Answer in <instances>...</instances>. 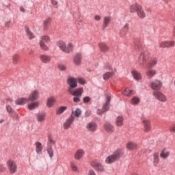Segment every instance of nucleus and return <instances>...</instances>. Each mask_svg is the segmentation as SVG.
I'll use <instances>...</instances> for the list:
<instances>
[{
  "label": "nucleus",
  "instance_id": "8",
  "mask_svg": "<svg viewBox=\"0 0 175 175\" xmlns=\"http://www.w3.org/2000/svg\"><path fill=\"white\" fill-rule=\"evenodd\" d=\"M152 95L157 99V100H159L160 102H166V96L163 94V93L161 92H157L154 91L152 92Z\"/></svg>",
  "mask_w": 175,
  "mask_h": 175
},
{
  "label": "nucleus",
  "instance_id": "16",
  "mask_svg": "<svg viewBox=\"0 0 175 175\" xmlns=\"http://www.w3.org/2000/svg\"><path fill=\"white\" fill-rule=\"evenodd\" d=\"M104 129L108 133H113V132H114V126L109 122H106L104 124Z\"/></svg>",
  "mask_w": 175,
  "mask_h": 175
},
{
  "label": "nucleus",
  "instance_id": "9",
  "mask_svg": "<svg viewBox=\"0 0 175 175\" xmlns=\"http://www.w3.org/2000/svg\"><path fill=\"white\" fill-rule=\"evenodd\" d=\"M150 87L152 90H154V91H158L161 88H162V82L159 80L153 81L150 84Z\"/></svg>",
  "mask_w": 175,
  "mask_h": 175
},
{
  "label": "nucleus",
  "instance_id": "30",
  "mask_svg": "<svg viewBox=\"0 0 175 175\" xmlns=\"http://www.w3.org/2000/svg\"><path fill=\"white\" fill-rule=\"evenodd\" d=\"M28 103V98H21L15 101L16 105H25V103Z\"/></svg>",
  "mask_w": 175,
  "mask_h": 175
},
{
  "label": "nucleus",
  "instance_id": "63",
  "mask_svg": "<svg viewBox=\"0 0 175 175\" xmlns=\"http://www.w3.org/2000/svg\"><path fill=\"white\" fill-rule=\"evenodd\" d=\"M163 1H165V2H167V0H163Z\"/></svg>",
  "mask_w": 175,
  "mask_h": 175
},
{
  "label": "nucleus",
  "instance_id": "22",
  "mask_svg": "<svg viewBox=\"0 0 175 175\" xmlns=\"http://www.w3.org/2000/svg\"><path fill=\"white\" fill-rule=\"evenodd\" d=\"M111 99V98H110V96L107 97V100L103 107V111H107V110H109Z\"/></svg>",
  "mask_w": 175,
  "mask_h": 175
},
{
  "label": "nucleus",
  "instance_id": "14",
  "mask_svg": "<svg viewBox=\"0 0 175 175\" xmlns=\"http://www.w3.org/2000/svg\"><path fill=\"white\" fill-rule=\"evenodd\" d=\"M28 100H31V102L33 100H38L39 99V91L38 90H33L30 94L29 98H27Z\"/></svg>",
  "mask_w": 175,
  "mask_h": 175
},
{
  "label": "nucleus",
  "instance_id": "64",
  "mask_svg": "<svg viewBox=\"0 0 175 175\" xmlns=\"http://www.w3.org/2000/svg\"><path fill=\"white\" fill-rule=\"evenodd\" d=\"M133 175H138L137 174H133Z\"/></svg>",
  "mask_w": 175,
  "mask_h": 175
},
{
  "label": "nucleus",
  "instance_id": "17",
  "mask_svg": "<svg viewBox=\"0 0 175 175\" xmlns=\"http://www.w3.org/2000/svg\"><path fill=\"white\" fill-rule=\"evenodd\" d=\"M142 122L144 126V131L145 132H150L151 131V126L150 124V120L147 119L142 120Z\"/></svg>",
  "mask_w": 175,
  "mask_h": 175
},
{
  "label": "nucleus",
  "instance_id": "1",
  "mask_svg": "<svg viewBox=\"0 0 175 175\" xmlns=\"http://www.w3.org/2000/svg\"><path fill=\"white\" fill-rule=\"evenodd\" d=\"M134 46L135 51H137V53H140L139 57L138 58V64L141 67L144 66V65H146V61H147V58H150V53L143 50L139 40H134Z\"/></svg>",
  "mask_w": 175,
  "mask_h": 175
},
{
  "label": "nucleus",
  "instance_id": "7",
  "mask_svg": "<svg viewBox=\"0 0 175 175\" xmlns=\"http://www.w3.org/2000/svg\"><path fill=\"white\" fill-rule=\"evenodd\" d=\"M8 166L9 172L11 174H14L17 172V164H16V161L13 160H9L7 163Z\"/></svg>",
  "mask_w": 175,
  "mask_h": 175
},
{
  "label": "nucleus",
  "instance_id": "19",
  "mask_svg": "<svg viewBox=\"0 0 175 175\" xmlns=\"http://www.w3.org/2000/svg\"><path fill=\"white\" fill-rule=\"evenodd\" d=\"M40 58L44 64H47V62L51 61V56L47 55H40Z\"/></svg>",
  "mask_w": 175,
  "mask_h": 175
},
{
  "label": "nucleus",
  "instance_id": "40",
  "mask_svg": "<svg viewBox=\"0 0 175 175\" xmlns=\"http://www.w3.org/2000/svg\"><path fill=\"white\" fill-rule=\"evenodd\" d=\"M169 154H170V152H165V150H162V152L160 154V157H161V158H163V159H166V158H167L169 157Z\"/></svg>",
  "mask_w": 175,
  "mask_h": 175
},
{
  "label": "nucleus",
  "instance_id": "37",
  "mask_svg": "<svg viewBox=\"0 0 175 175\" xmlns=\"http://www.w3.org/2000/svg\"><path fill=\"white\" fill-rule=\"evenodd\" d=\"M39 106L38 102L31 103V104L28 105V109L29 110H33V109H36Z\"/></svg>",
  "mask_w": 175,
  "mask_h": 175
},
{
  "label": "nucleus",
  "instance_id": "56",
  "mask_svg": "<svg viewBox=\"0 0 175 175\" xmlns=\"http://www.w3.org/2000/svg\"><path fill=\"white\" fill-rule=\"evenodd\" d=\"M104 68H105V69L110 70V69H111V66H110L109 64H106Z\"/></svg>",
  "mask_w": 175,
  "mask_h": 175
},
{
  "label": "nucleus",
  "instance_id": "46",
  "mask_svg": "<svg viewBox=\"0 0 175 175\" xmlns=\"http://www.w3.org/2000/svg\"><path fill=\"white\" fill-rule=\"evenodd\" d=\"M57 68H58V69L62 70V72H64L66 70V66H65L64 64H59L57 65Z\"/></svg>",
  "mask_w": 175,
  "mask_h": 175
},
{
  "label": "nucleus",
  "instance_id": "27",
  "mask_svg": "<svg viewBox=\"0 0 175 175\" xmlns=\"http://www.w3.org/2000/svg\"><path fill=\"white\" fill-rule=\"evenodd\" d=\"M74 62L75 65H80V64H81V55L80 53L75 55L74 57Z\"/></svg>",
  "mask_w": 175,
  "mask_h": 175
},
{
  "label": "nucleus",
  "instance_id": "57",
  "mask_svg": "<svg viewBox=\"0 0 175 175\" xmlns=\"http://www.w3.org/2000/svg\"><path fill=\"white\" fill-rule=\"evenodd\" d=\"M103 113V110L102 109L97 110V114H98L99 116H100V114H102Z\"/></svg>",
  "mask_w": 175,
  "mask_h": 175
},
{
  "label": "nucleus",
  "instance_id": "6",
  "mask_svg": "<svg viewBox=\"0 0 175 175\" xmlns=\"http://www.w3.org/2000/svg\"><path fill=\"white\" fill-rule=\"evenodd\" d=\"M67 84L69 85L68 92H70L73 88H76L77 87V79L75 77H70L67 79Z\"/></svg>",
  "mask_w": 175,
  "mask_h": 175
},
{
  "label": "nucleus",
  "instance_id": "43",
  "mask_svg": "<svg viewBox=\"0 0 175 175\" xmlns=\"http://www.w3.org/2000/svg\"><path fill=\"white\" fill-rule=\"evenodd\" d=\"M154 75H155V70L148 68L147 76H148V77H152Z\"/></svg>",
  "mask_w": 175,
  "mask_h": 175
},
{
  "label": "nucleus",
  "instance_id": "62",
  "mask_svg": "<svg viewBox=\"0 0 175 175\" xmlns=\"http://www.w3.org/2000/svg\"><path fill=\"white\" fill-rule=\"evenodd\" d=\"M173 36H175V27L174 28Z\"/></svg>",
  "mask_w": 175,
  "mask_h": 175
},
{
  "label": "nucleus",
  "instance_id": "20",
  "mask_svg": "<svg viewBox=\"0 0 175 175\" xmlns=\"http://www.w3.org/2000/svg\"><path fill=\"white\" fill-rule=\"evenodd\" d=\"M157 61L158 59L157 57H152L148 64V69H151V68L155 66V65H157Z\"/></svg>",
  "mask_w": 175,
  "mask_h": 175
},
{
  "label": "nucleus",
  "instance_id": "38",
  "mask_svg": "<svg viewBox=\"0 0 175 175\" xmlns=\"http://www.w3.org/2000/svg\"><path fill=\"white\" fill-rule=\"evenodd\" d=\"M129 31V25L126 24L120 31L121 35H125L126 32Z\"/></svg>",
  "mask_w": 175,
  "mask_h": 175
},
{
  "label": "nucleus",
  "instance_id": "25",
  "mask_svg": "<svg viewBox=\"0 0 175 175\" xmlns=\"http://www.w3.org/2000/svg\"><path fill=\"white\" fill-rule=\"evenodd\" d=\"M68 109V107L66 106H60L56 109V114L57 116H61Z\"/></svg>",
  "mask_w": 175,
  "mask_h": 175
},
{
  "label": "nucleus",
  "instance_id": "48",
  "mask_svg": "<svg viewBox=\"0 0 175 175\" xmlns=\"http://www.w3.org/2000/svg\"><path fill=\"white\" fill-rule=\"evenodd\" d=\"M91 100V98L89 96H85L83 99V103H88Z\"/></svg>",
  "mask_w": 175,
  "mask_h": 175
},
{
  "label": "nucleus",
  "instance_id": "12",
  "mask_svg": "<svg viewBox=\"0 0 175 175\" xmlns=\"http://www.w3.org/2000/svg\"><path fill=\"white\" fill-rule=\"evenodd\" d=\"M92 166L95 170H97V172H105V167H103V165H102L100 163L94 161L92 163Z\"/></svg>",
  "mask_w": 175,
  "mask_h": 175
},
{
  "label": "nucleus",
  "instance_id": "54",
  "mask_svg": "<svg viewBox=\"0 0 175 175\" xmlns=\"http://www.w3.org/2000/svg\"><path fill=\"white\" fill-rule=\"evenodd\" d=\"M100 18H101V17L99 15H96L94 16V20H96V21H99V20H100Z\"/></svg>",
  "mask_w": 175,
  "mask_h": 175
},
{
  "label": "nucleus",
  "instance_id": "26",
  "mask_svg": "<svg viewBox=\"0 0 175 175\" xmlns=\"http://www.w3.org/2000/svg\"><path fill=\"white\" fill-rule=\"evenodd\" d=\"M159 163V153L154 152L153 154V165L157 166Z\"/></svg>",
  "mask_w": 175,
  "mask_h": 175
},
{
  "label": "nucleus",
  "instance_id": "2",
  "mask_svg": "<svg viewBox=\"0 0 175 175\" xmlns=\"http://www.w3.org/2000/svg\"><path fill=\"white\" fill-rule=\"evenodd\" d=\"M122 155H124V151L121 149H118L113 154L108 156L105 159V162L106 163H113V162L118 161Z\"/></svg>",
  "mask_w": 175,
  "mask_h": 175
},
{
  "label": "nucleus",
  "instance_id": "10",
  "mask_svg": "<svg viewBox=\"0 0 175 175\" xmlns=\"http://www.w3.org/2000/svg\"><path fill=\"white\" fill-rule=\"evenodd\" d=\"M68 92L72 96H81V95H83V93L84 92V90H83V88H79L75 89V90L72 89L71 91H68Z\"/></svg>",
  "mask_w": 175,
  "mask_h": 175
},
{
  "label": "nucleus",
  "instance_id": "24",
  "mask_svg": "<svg viewBox=\"0 0 175 175\" xmlns=\"http://www.w3.org/2000/svg\"><path fill=\"white\" fill-rule=\"evenodd\" d=\"M37 121L38 122H43L46 118V113H39L36 115Z\"/></svg>",
  "mask_w": 175,
  "mask_h": 175
},
{
  "label": "nucleus",
  "instance_id": "18",
  "mask_svg": "<svg viewBox=\"0 0 175 175\" xmlns=\"http://www.w3.org/2000/svg\"><path fill=\"white\" fill-rule=\"evenodd\" d=\"M126 147L127 150H137V144L131 142L126 144Z\"/></svg>",
  "mask_w": 175,
  "mask_h": 175
},
{
  "label": "nucleus",
  "instance_id": "34",
  "mask_svg": "<svg viewBox=\"0 0 175 175\" xmlns=\"http://www.w3.org/2000/svg\"><path fill=\"white\" fill-rule=\"evenodd\" d=\"M123 123H124V118L122 116H118L116 121V124L117 126H122Z\"/></svg>",
  "mask_w": 175,
  "mask_h": 175
},
{
  "label": "nucleus",
  "instance_id": "32",
  "mask_svg": "<svg viewBox=\"0 0 175 175\" xmlns=\"http://www.w3.org/2000/svg\"><path fill=\"white\" fill-rule=\"evenodd\" d=\"M99 47L101 51H103L104 53H106V51H109V46L105 42H101L100 44H99Z\"/></svg>",
  "mask_w": 175,
  "mask_h": 175
},
{
  "label": "nucleus",
  "instance_id": "3",
  "mask_svg": "<svg viewBox=\"0 0 175 175\" xmlns=\"http://www.w3.org/2000/svg\"><path fill=\"white\" fill-rule=\"evenodd\" d=\"M130 10L131 13L137 12V16L140 17V18H144L146 17L144 10H143L142 6L139 5L137 3L132 5L130 8Z\"/></svg>",
  "mask_w": 175,
  "mask_h": 175
},
{
  "label": "nucleus",
  "instance_id": "29",
  "mask_svg": "<svg viewBox=\"0 0 175 175\" xmlns=\"http://www.w3.org/2000/svg\"><path fill=\"white\" fill-rule=\"evenodd\" d=\"M43 150V146H42V143L37 142H36V152L37 154H40Z\"/></svg>",
  "mask_w": 175,
  "mask_h": 175
},
{
  "label": "nucleus",
  "instance_id": "45",
  "mask_svg": "<svg viewBox=\"0 0 175 175\" xmlns=\"http://www.w3.org/2000/svg\"><path fill=\"white\" fill-rule=\"evenodd\" d=\"M74 113L76 117H80L81 116V109H80V108H77Z\"/></svg>",
  "mask_w": 175,
  "mask_h": 175
},
{
  "label": "nucleus",
  "instance_id": "53",
  "mask_svg": "<svg viewBox=\"0 0 175 175\" xmlns=\"http://www.w3.org/2000/svg\"><path fill=\"white\" fill-rule=\"evenodd\" d=\"M49 144H55V141L53 140L51 137H49Z\"/></svg>",
  "mask_w": 175,
  "mask_h": 175
},
{
  "label": "nucleus",
  "instance_id": "21",
  "mask_svg": "<svg viewBox=\"0 0 175 175\" xmlns=\"http://www.w3.org/2000/svg\"><path fill=\"white\" fill-rule=\"evenodd\" d=\"M110 16H105L104 17V21H103V29H106L107 27H109V24H110Z\"/></svg>",
  "mask_w": 175,
  "mask_h": 175
},
{
  "label": "nucleus",
  "instance_id": "35",
  "mask_svg": "<svg viewBox=\"0 0 175 175\" xmlns=\"http://www.w3.org/2000/svg\"><path fill=\"white\" fill-rule=\"evenodd\" d=\"M46 151L49 155V158H53V157H54V150H53V146H51V145L48 146Z\"/></svg>",
  "mask_w": 175,
  "mask_h": 175
},
{
  "label": "nucleus",
  "instance_id": "55",
  "mask_svg": "<svg viewBox=\"0 0 175 175\" xmlns=\"http://www.w3.org/2000/svg\"><path fill=\"white\" fill-rule=\"evenodd\" d=\"M85 117H90L91 116V111H87L85 113Z\"/></svg>",
  "mask_w": 175,
  "mask_h": 175
},
{
  "label": "nucleus",
  "instance_id": "23",
  "mask_svg": "<svg viewBox=\"0 0 175 175\" xmlns=\"http://www.w3.org/2000/svg\"><path fill=\"white\" fill-rule=\"evenodd\" d=\"M85 152L83 150H78L75 154V158L77 160L81 159L84 157Z\"/></svg>",
  "mask_w": 175,
  "mask_h": 175
},
{
  "label": "nucleus",
  "instance_id": "42",
  "mask_svg": "<svg viewBox=\"0 0 175 175\" xmlns=\"http://www.w3.org/2000/svg\"><path fill=\"white\" fill-rule=\"evenodd\" d=\"M51 23V21L50 19H46L44 21V29H47L49 28V26L50 25V23Z\"/></svg>",
  "mask_w": 175,
  "mask_h": 175
},
{
  "label": "nucleus",
  "instance_id": "47",
  "mask_svg": "<svg viewBox=\"0 0 175 175\" xmlns=\"http://www.w3.org/2000/svg\"><path fill=\"white\" fill-rule=\"evenodd\" d=\"M77 82H78L79 84L84 85L85 84V80L83 78H79L77 80Z\"/></svg>",
  "mask_w": 175,
  "mask_h": 175
},
{
  "label": "nucleus",
  "instance_id": "50",
  "mask_svg": "<svg viewBox=\"0 0 175 175\" xmlns=\"http://www.w3.org/2000/svg\"><path fill=\"white\" fill-rule=\"evenodd\" d=\"M6 109L8 113H12L13 111V108L10 105H7Z\"/></svg>",
  "mask_w": 175,
  "mask_h": 175
},
{
  "label": "nucleus",
  "instance_id": "59",
  "mask_svg": "<svg viewBox=\"0 0 175 175\" xmlns=\"http://www.w3.org/2000/svg\"><path fill=\"white\" fill-rule=\"evenodd\" d=\"M53 5H58V1L55 0H51Z\"/></svg>",
  "mask_w": 175,
  "mask_h": 175
},
{
  "label": "nucleus",
  "instance_id": "15",
  "mask_svg": "<svg viewBox=\"0 0 175 175\" xmlns=\"http://www.w3.org/2000/svg\"><path fill=\"white\" fill-rule=\"evenodd\" d=\"M86 128L90 132H96V130L98 129V124L94 122H91L87 124Z\"/></svg>",
  "mask_w": 175,
  "mask_h": 175
},
{
  "label": "nucleus",
  "instance_id": "13",
  "mask_svg": "<svg viewBox=\"0 0 175 175\" xmlns=\"http://www.w3.org/2000/svg\"><path fill=\"white\" fill-rule=\"evenodd\" d=\"M174 41H163L159 44V47L161 49H165V47H174Z\"/></svg>",
  "mask_w": 175,
  "mask_h": 175
},
{
  "label": "nucleus",
  "instance_id": "52",
  "mask_svg": "<svg viewBox=\"0 0 175 175\" xmlns=\"http://www.w3.org/2000/svg\"><path fill=\"white\" fill-rule=\"evenodd\" d=\"M17 59H18V56L15 55L13 57V63L14 64H17Z\"/></svg>",
  "mask_w": 175,
  "mask_h": 175
},
{
  "label": "nucleus",
  "instance_id": "58",
  "mask_svg": "<svg viewBox=\"0 0 175 175\" xmlns=\"http://www.w3.org/2000/svg\"><path fill=\"white\" fill-rule=\"evenodd\" d=\"M170 131L174 132L175 133V125L171 126Z\"/></svg>",
  "mask_w": 175,
  "mask_h": 175
},
{
  "label": "nucleus",
  "instance_id": "41",
  "mask_svg": "<svg viewBox=\"0 0 175 175\" xmlns=\"http://www.w3.org/2000/svg\"><path fill=\"white\" fill-rule=\"evenodd\" d=\"M70 166L73 172H76L77 173L80 172V170L79 169V167H77V165H76V164H75L74 163H71Z\"/></svg>",
  "mask_w": 175,
  "mask_h": 175
},
{
  "label": "nucleus",
  "instance_id": "49",
  "mask_svg": "<svg viewBox=\"0 0 175 175\" xmlns=\"http://www.w3.org/2000/svg\"><path fill=\"white\" fill-rule=\"evenodd\" d=\"M80 98H81V96H75L73 98V101L75 103H79V102H80Z\"/></svg>",
  "mask_w": 175,
  "mask_h": 175
},
{
  "label": "nucleus",
  "instance_id": "44",
  "mask_svg": "<svg viewBox=\"0 0 175 175\" xmlns=\"http://www.w3.org/2000/svg\"><path fill=\"white\" fill-rule=\"evenodd\" d=\"M140 102V100H139V98L137 97H133L131 99V105H137Z\"/></svg>",
  "mask_w": 175,
  "mask_h": 175
},
{
  "label": "nucleus",
  "instance_id": "33",
  "mask_svg": "<svg viewBox=\"0 0 175 175\" xmlns=\"http://www.w3.org/2000/svg\"><path fill=\"white\" fill-rule=\"evenodd\" d=\"M25 32L29 39H33V38H35V34H33V33L29 30V27H25Z\"/></svg>",
  "mask_w": 175,
  "mask_h": 175
},
{
  "label": "nucleus",
  "instance_id": "39",
  "mask_svg": "<svg viewBox=\"0 0 175 175\" xmlns=\"http://www.w3.org/2000/svg\"><path fill=\"white\" fill-rule=\"evenodd\" d=\"M114 76V72H106L105 74L103 75V79L104 80H109L110 77H113Z\"/></svg>",
  "mask_w": 175,
  "mask_h": 175
},
{
  "label": "nucleus",
  "instance_id": "28",
  "mask_svg": "<svg viewBox=\"0 0 175 175\" xmlns=\"http://www.w3.org/2000/svg\"><path fill=\"white\" fill-rule=\"evenodd\" d=\"M122 95H124V96H131V95H133V90L129 89V88H126L123 92Z\"/></svg>",
  "mask_w": 175,
  "mask_h": 175
},
{
  "label": "nucleus",
  "instance_id": "36",
  "mask_svg": "<svg viewBox=\"0 0 175 175\" xmlns=\"http://www.w3.org/2000/svg\"><path fill=\"white\" fill-rule=\"evenodd\" d=\"M132 75L135 80H140L142 79V75L137 72V71H132Z\"/></svg>",
  "mask_w": 175,
  "mask_h": 175
},
{
  "label": "nucleus",
  "instance_id": "60",
  "mask_svg": "<svg viewBox=\"0 0 175 175\" xmlns=\"http://www.w3.org/2000/svg\"><path fill=\"white\" fill-rule=\"evenodd\" d=\"M20 10L21 12H22L23 13H25V8L23 7H21L20 8Z\"/></svg>",
  "mask_w": 175,
  "mask_h": 175
},
{
  "label": "nucleus",
  "instance_id": "51",
  "mask_svg": "<svg viewBox=\"0 0 175 175\" xmlns=\"http://www.w3.org/2000/svg\"><path fill=\"white\" fill-rule=\"evenodd\" d=\"M5 25L7 28H10V27L12 25V23L10 21H7L5 23Z\"/></svg>",
  "mask_w": 175,
  "mask_h": 175
},
{
  "label": "nucleus",
  "instance_id": "61",
  "mask_svg": "<svg viewBox=\"0 0 175 175\" xmlns=\"http://www.w3.org/2000/svg\"><path fill=\"white\" fill-rule=\"evenodd\" d=\"M15 116L16 117V118H18V113H15Z\"/></svg>",
  "mask_w": 175,
  "mask_h": 175
},
{
  "label": "nucleus",
  "instance_id": "5",
  "mask_svg": "<svg viewBox=\"0 0 175 175\" xmlns=\"http://www.w3.org/2000/svg\"><path fill=\"white\" fill-rule=\"evenodd\" d=\"M50 42V37L47 36H44L41 37V40L40 41V46L42 50L45 51H49V46L46 45V43H49Z\"/></svg>",
  "mask_w": 175,
  "mask_h": 175
},
{
  "label": "nucleus",
  "instance_id": "4",
  "mask_svg": "<svg viewBox=\"0 0 175 175\" xmlns=\"http://www.w3.org/2000/svg\"><path fill=\"white\" fill-rule=\"evenodd\" d=\"M57 45L60 49V50H62V51H64V53H70V51H72L73 49V44L71 42H69L66 45V43L64 42L59 41L57 42Z\"/></svg>",
  "mask_w": 175,
  "mask_h": 175
},
{
  "label": "nucleus",
  "instance_id": "31",
  "mask_svg": "<svg viewBox=\"0 0 175 175\" xmlns=\"http://www.w3.org/2000/svg\"><path fill=\"white\" fill-rule=\"evenodd\" d=\"M54 103H55V99L54 97H50L47 100L46 106L47 107H53V106H54Z\"/></svg>",
  "mask_w": 175,
  "mask_h": 175
},
{
  "label": "nucleus",
  "instance_id": "11",
  "mask_svg": "<svg viewBox=\"0 0 175 175\" xmlns=\"http://www.w3.org/2000/svg\"><path fill=\"white\" fill-rule=\"evenodd\" d=\"M75 121V116L73 115H71L70 117H69L65 123L64 124V129H68L70 128V126L72 124H73V122Z\"/></svg>",
  "mask_w": 175,
  "mask_h": 175
}]
</instances>
